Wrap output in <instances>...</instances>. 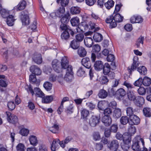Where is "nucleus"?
I'll return each mask as SVG.
<instances>
[{
  "label": "nucleus",
  "instance_id": "nucleus-8",
  "mask_svg": "<svg viewBox=\"0 0 151 151\" xmlns=\"http://www.w3.org/2000/svg\"><path fill=\"white\" fill-rule=\"evenodd\" d=\"M65 12V7L61 6L56 10L55 12L51 13L50 14V16L52 18H54L55 16L59 17H61L64 14Z\"/></svg>",
  "mask_w": 151,
  "mask_h": 151
},
{
  "label": "nucleus",
  "instance_id": "nucleus-17",
  "mask_svg": "<svg viewBox=\"0 0 151 151\" xmlns=\"http://www.w3.org/2000/svg\"><path fill=\"white\" fill-rule=\"evenodd\" d=\"M102 122L106 126H109L112 123V119L110 116H104L102 119Z\"/></svg>",
  "mask_w": 151,
  "mask_h": 151
},
{
  "label": "nucleus",
  "instance_id": "nucleus-46",
  "mask_svg": "<svg viewBox=\"0 0 151 151\" xmlns=\"http://www.w3.org/2000/svg\"><path fill=\"white\" fill-rule=\"evenodd\" d=\"M0 54L2 56L7 59L8 57V51L6 48H2L1 50Z\"/></svg>",
  "mask_w": 151,
  "mask_h": 151
},
{
  "label": "nucleus",
  "instance_id": "nucleus-51",
  "mask_svg": "<svg viewBox=\"0 0 151 151\" xmlns=\"http://www.w3.org/2000/svg\"><path fill=\"white\" fill-rule=\"evenodd\" d=\"M126 136L129 135L127 134V133H125L123 135H122L119 132H117L116 134V137L117 139L120 140L123 139V141L124 137Z\"/></svg>",
  "mask_w": 151,
  "mask_h": 151
},
{
  "label": "nucleus",
  "instance_id": "nucleus-59",
  "mask_svg": "<svg viewBox=\"0 0 151 151\" xmlns=\"http://www.w3.org/2000/svg\"><path fill=\"white\" fill-rule=\"evenodd\" d=\"M16 149L17 151H25V147L23 144L19 143L17 146Z\"/></svg>",
  "mask_w": 151,
  "mask_h": 151
},
{
  "label": "nucleus",
  "instance_id": "nucleus-9",
  "mask_svg": "<svg viewBox=\"0 0 151 151\" xmlns=\"http://www.w3.org/2000/svg\"><path fill=\"white\" fill-rule=\"evenodd\" d=\"M131 141V137L130 136H126L124 139L123 143L121 144V147L123 150H127L129 148Z\"/></svg>",
  "mask_w": 151,
  "mask_h": 151
},
{
  "label": "nucleus",
  "instance_id": "nucleus-63",
  "mask_svg": "<svg viewBox=\"0 0 151 151\" xmlns=\"http://www.w3.org/2000/svg\"><path fill=\"white\" fill-rule=\"evenodd\" d=\"M118 129L117 125L116 124H113L111 126L110 129L111 132L116 133Z\"/></svg>",
  "mask_w": 151,
  "mask_h": 151
},
{
  "label": "nucleus",
  "instance_id": "nucleus-58",
  "mask_svg": "<svg viewBox=\"0 0 151 151\" xmlns=\"http://www.w3.org/2000/svg\"><path fill=\"white\" fill-rule=\"evenodd\" d=\"M126 112L127 116H129V117H131V116L134 115L133 114H134L133 109L131 107L127 108Z\"/></svg>",
  "mask_w": 151,
  "mask_h": 151
},
{
  "label": "nucleus",
  "instance_id": "nucleus-29",
  "mask_svg": "<svg viewBox=\"0 0 151 151\" xmlns=\"http://www.w3.org/2000/svg\"><path fill=\"white\" fill-rule=\"evenodd\" d=\"M26 5V2L25 1L22 0L19 2L17 6V11L22 10L24 9Z\"/></svg>",
  "mask_w": 151,
  "mask_h": 151
},
{
  "label": "nucleus",
  "instance_id": "nucleus-40",
  "mask_svg": "<svg viewBox=\"0 0 151 151\" xmlns=\"http://www.w3.org/2000/svg\"><path fill=\"white\" fill-rule=\"evenodd\" d=\"M143 111L144 115L147 117L151 116V110L148 108H145L143 109Z\"/></svg>",
  "mask_w": 151,
  "mask_h": 151
},
{
  "label": "nucleus",
  "instance_id": "nucleus-14",
  "mask_svg": "<svg viewBox=\"0 0 151 151\" xmlns=\"http://www.w3.org/2000/svg\"><path fill=\"white\" fill-rule=\"evenodd\" d=\"M106 23L110 24V28H112L116 27L117 26V24L116 22L114 21L113 16H109L106 20Z\"/></svg>",
  "mask_w": 151,
  "mask_h": 151
},
{
  "label": "nucleus",
  "instance_id": "nucleus-31",
  "mask_svg": "<svg viewBox=\"0 0 151 151\" xmlns=\"http://www.w3.org/2000/svg\"><path fill=\"white\" fill-rule=\"evenodd\" d=\"M136 132V129L135 127L133 125H130L128 129L127 134L130 136L135 133Z\"/></svg>",
  "mask_w": 151,
  "mask_h": 151
},
{
  "label": "nucleus",
  "instance_id": "nucleus-20",
  "mask_svg": "<svg viewBox=\"0 0 151 151\" xmlns=\"http://www.w3.org/2000/svg\"><path fill=\"white\" fill-rule=\"evenodd\" d=\"M32 59L35 63L38 64H41L42 61V56L40 54L35 53Z\"/></svg>",
  "mask_w": 151,
  "mask_h": 151
},
{
  "label": "nucleus",
  "instance_id": "nucleus-39",
  "mask_svg": "<svg viewBox=\"0 0 151 151\" xmlns=\"http://www.w3.org/2000/svg\"><path fill=\"white\" fill-rule=\"evenodd\" d=\"M29 80L31 83L35 84L37 86H38L39 84V82L37 81L36 77L35 75H31L29 77Z\"/></svg>",
  "mask_w": 151,
  "mask_h": 151
},
{
  "label": "nucleus",
  "instance_id": "nucleus-45",
  "mask_svg": "<svg viewBox=\"0 0 151 151\" xmlns=\"http://www.w3.org/2000/svg\"><path fill=\"white\" fill-rule=\"evenodd\" d=\"M59 128L58 125L57 124H55L52 127H50L49 129L52 133H57Z\"/></svg>",
  "mask_w": 151,
  "mask_h": 151
},
{
  "label": "nucleus",
  "instance_id": "nucleus-10",
  "mask_svg": "<svg viewBox=\"0 0 151 151\" xmlns=\"http://www.w3.org/2000/svg\"><path fill=\"white\" fill-rule=\"evenodd\" d=\"M7 116V120L9 122L13 124H16L18 122V119L15 115L12 114L9 112H5Z\"/></svg>",
  "mask_w": 151,
  "mask_h": 151
},
{
  "label": "nucleus",
  "instance_id": "nucleus-3",
  "mask_svg": "<svg viewBox=\"0 0 151 151\" xmlns=\"http://www.w3.org/2000/svg\"><path fill=\"white\" fill-rule=\"evenodd\" d=\"M61 65L62 66L63 70L67 69L66 70V74H73L72 66L68 65V61L67 57H64L62 58Z\"/></svg>",
  "mask_w": 151,
  "mask_h": 151
},
{
  "label": "nucleus",
  "instance_id": "nucleus-34",
  "mask_svg": "<svg viewBox=\"0 0 151 151\" xmlns=\"http://www.w3.org/2000/svg\"><path fill=\"white\" fill-rule=\"evenodd\" d=\"M69 14L68 12L67 13L64 15V16L62 17L61 19V21L62 23L66 24L69 21Z\"/></svg>",
  "mask_w": 151,
  "mask_h": 151
},
{
  "label": "nucleus",
  "instance_id": "nucleus-22",
  "mask_svg": "<svg viewBox=\"0 0 151 151\" xmlns=\"http://www.w3.org/2000/svg\"><path fill=\"white\" fill-rule=\"evenodd\" d=\"M42 98V102L43 103L48 104L51 102L53 100L54 96L53 95L44 96Z\"/></svg>",
  "mask_w": 151,
  "mask_h": 151
},
{
  "label": "nucleus",
  "instance_id": "nucleus-13",
  "mask_svg": "<svg viewBox=\"0 0 151 151\" xmlns=\"http://www.w3.org/2000/svg\"><path fill=\"white\" fill-rule=\"evenodd\" d=\"M130 21L132 24L141 23L143 21V19L140 16L134 15L131 17Z\"/></svg>",
  "mask_w": 151,
  "mask_h": 151
},
{
  "label": "nucleus",
  "instance_id": "nucleus-25",
  "mask_svg": "<svg viewBox=\"0 0 151 151\" xmlns=\"http://www.w3.org/2000/svg\"><path fill=\"white\" fill-rule=\"evenodd\" d=\"M30 144L34 146H36L38 143V141L36 136L34 135L30 136L29 138Z\"/></svg>",
  "mask_w": 151,
  "mask_h": 151
},
{
  "label": "nucleus",
  "instance_id": "nucleus-57",
  "mask_svg": "<svg viewBox=\"0 0 151 151\" xmlns=\"http://www.w3.org/2000/svg\"><path fill=\"white\" fill-rule=\"evenodd\" d=\"M93 139L95 141L99 140L101 139V137L99 132H94L93 134Z\"/></svg>",
  "mask_w": 151,
  "mask_h": 151
},
{
  "label": "nucleus",
  "instance_id": "nucleus-38",
  "mask_svg": "<svg viewBox=\"0 0 151 151\" xmlns=\"http://www.w3.org/2000/svg\"><path fill=\"white\" fill-rule=\"evenodd\" d=\"M81 11L80 8L78 6L72 7L70 9L71 13L73 14H79Z\"/></svg>",
  "mask_w": 151,
  "mask_h": 151
},
{
  "label": "nucleus",
  "instance_id": "nucleus-5",
  "mask_svg": "<svg viewBox=\"0 0 151 151\" xmlns=\"http://www.w3.org/2000/svg\"><path fill=\"white\" fill-rule=\"evenodd\" d=\"M86 114L87 115L86 116V121L87 122H89V124L92 127H95L98 124L100 121V118L98 116H93L89 120H88L87 117L89 114V112L88 110H86Z\"/></svg>",
  "mask_w": 151,
  "mask_h": 151
},
{
  "label": "nucleus",
  "instance_id": "nucleus-53",
  "mask_svg": "<svg viewBox=\"0 0 151 151\" xmlns=\"http://www.w3.org/2000/svg\"><path fill=\"white\" fill-rule=\"evenodd\" d=\"M78 52L79 55L81 57L85 56V49L84 48L81 47L78 49Z\"/></svg>",
  "mask_w": 151,
  "mask_h": 151
},
{
  "label": "nucleus",
  "instance_id": "nucleus-15",
  "mask_svg": "<svg viewBox=\"0 0 151 151\" xmlns=\"http://www.w3.org/2000/svg\"><path fill=\"white\" fill-rule=\"evenodd\" d=\"M144 101L145 99L143 97L138 96L133 102L137 106L141 107L144 104Z\"/></svg>",
  "mask_w": 151,
  "mask_h": 151
},
{
  "label": "nucleus",
  "instance_id": "nucleus-43",
  "mask_svg": "<svg viewBox=\"0 0 151 151\" xmlns=\"http://www.w3.org/2000/svg\"><path fill=\"white\" fill-rule=\"evenodd\" d=\"M79 44L76 40H73L71 42L70 46L74 49H76L79 47Z\"/></svg>",
  "mask_w": 151,
  "mask_h": 151
},
{
  "label": "nucleus",
  "instance_id": "nucleus-61",
  "mask_svg": "<svg viewBox=\"0 0 151 151\" xmlns=\"http://www.w3.org/2000/svg\"><path fill=\"white\" fill-rule=\"evenodd\" d=\"M0 11L1 15L3 17L5 18L8 17L9 12L5 9H1Z\"/></svg>",
  "mask_w": 151,
  "mask_h": 151
},
{
  "label": "nucleus",
  "instance_id": "nucleus-48",
  "mask_svg": "<svg viewBox=\"0 0 151 151\" xmlns=\"http://www.w3.org/2000/svg\"><path fill=\"white\" fill-rule=\"evenodd\" d=\"M104 110V116H110V115H111L112 113V109L108 107L105 109Z\"/></svg>",
  "mask_w": 151,
  "mask_h": 151
},
{
  "label": "nucleus",
  "instance_id": "nucleus-36",
  "mask_svg": "<svg viewBox=\"0 0 151 151\" xmlns=\"http://www.w3.org/2000/svg\"><path fill=\"white\" fill-rule=\"evenodd\" d=\"M114 2L112 0H108L105 3L104 5L107 9H109L114 6Z\"/></svg>",
  "mask_w": 151,
  "mask_h": 151
},
{
  "label": "nucleus",
  "instance_id": "nucleus-33",
  "mask_svg": "<svg viewBox=\"0 0 151 151\" xmlns=\"http://www.w3.org/2000/svg\"><path fill=\"white\" fill-rule=\"evenodd\" d=\"M114 21L117 23L120 22L122 21L123 17H122L119 13H117L114 17Z\"/></svg>",
  "mask_w": 151,
  "mask_h": 151
},
{
  "label": "nucleus",
  "instance_id": "nucleus-41",
  "mask_svg": "<svg viewBox=\"0 0 151 151\" xmlns=\"http://www.w3.org/2000/svg\"><path fill=\"white\" fill-rule=\"evenodd\" d=\"M129 121V119L127 116H122L120 119V122L121 124L123 125L126 124Z\"/></svg>",
  "mask_w": 151,
  "mask_h": 151
},
{
  "label": "nucleus",
  "instance_id": "nucleus-55",
  "mask_svg": "<svg viewBox=\"0 0 151 151\" xmlns=\"http://www.w3.org/2000/svg\"><path fill=\"white\" fill-rule=\"evenodd\" d=\"M73 74H66L64 78L65 80L68 82H70L73 79Z\"/></svg>",
  "mask_w": 151,
  "mask_h": 151
},
{
  "label": "nucleus",
  "instance_id": "nucleus-54",
  "mask_svg": "<svg viewBox=\"0 0 151 151\" xmlns=\"http://www.w3.org/2000/svg\"><path fill=\"white\" fill-rule=\"evenodd\" d=\"M29 130L27 129L24 128H22L19 131V133L23 136H27L29 134Z\"/></svg>",
  "mask_w": 151,
  "mask_h": 151
},
{
  "label": "nucleus",
  "instance_id": "nucleus-60",
  "mask_svg": "<svg viewBox=\"0 0 151 151\" xmlns=\"http://www.w3.org/2000/svg\"><path fill=\"white\" fill-rule=\"evenodd\" d=\"M142 84H143V80L142 78H139L134 83V86H141Z\"/></svg>",
  "mask_w": 151,
  "mask_h": 151
},
{
  "label": "nucleus",
  "instance_id": "nucleus-26",
  "mask_svg": "<svg viewBox=\"0 0 151 151\" xmlns=\"http://www.w3.org/2000/svg\"><path fill=\"white\" fill-rule=\"evenodd\" d=\"M15 20L14 16L12 15H9L7 17L6 23L8 26H11L14 25Z\"/></svg>",
  "mask_w": 151,
  "mask_h": 151
},
{
  "label": "nucleus",
  "instance_id": "nucleus-12",
  "mask_svg": "<svg viewBox=\"0 0 151 151\" xmlns=\"http://www.w3.org/2000/svg\"><path fill=\"white\" fill-rule=\"evenodd\" d=\"M30 70L32 73L37 76L40 75L42 73L40 69L35 65L31 66L30 68Z\"/></svg>",
  "mask_w": 151,
  "mask_h": 151
},
{
  "label": "nucleus",
  "instance_id": "nucleus-52",
  "mask_svg": "<svg viewBox=\"0 0 151 151\" xmlns=\"http://www.w3.org/2000/svg\"><path fill=\"white\" fill-rule=\"evenodd\" d=\"M43 86L47 91H49L52 89V84L50 83L47 81L44 83Z\"/></svg>",
  "mask_w": 151,
  "mask_h": 151
},
{
  "label": "nucleus",
  "instance_id": "nucleus-62",
  "mask_svg": "<svg viewBox=\"0 0 151 151\" xmlns=\"http://www.w3.org/2000/svg\"><path fill=\"white\" fill-rule=\"evenodd\" d=\"M139 94L144 95L145 94L146 92V89L143 87H140L137 90Z\"/></svg>",
  "mask_w": 151,
  "mask_h": 151
},
{
  "label": "nucleus",
  "instance_id": "nucleus-23",
  "mask_svg": "<svg viewBox=\"0 0 151 151\" xmlns=\"http://www.w3.org/2000/svg\"><path fill=\"white\" fill-rule=\"evenodd\" d=\"M138 58L137 57H134L133 59V62L130 68L128 67V69L130 71H133L136 68L139 66Z\"/></svg>",
  "mask_w": 151,
  "mask_h": 151
},
{
  "label": "nucleus",
  "instance_id": "nucleus-27",
  "mask_svg": "<svg viewBox=\"0 0 151 151\" xmlns=\"http://www.w3.org/2000/svg\"><path fill=\"white\" fill-rule=\"evenodd\" d=\"M93 38L96 42H100L103 40V37L101 34L96 32L94 34Z\"/></svg>",
  "mask_w": 151,
  "mask_h": 151
},
{
  "label": "nucleus",
  "instance_id": "nucleus-50",
  "mask_svg": "<svg viewBox=\"0 0 151 151\" xmlns=\"http://www.w3.org/2000/svg\"><path fill=\"white\" fill-rule=\"evenodd\" d=\"M144 39V37L142 36H140L137 39L136 43V45L137 47H139L140 44H141L142 45L143 44Z\"/></svg>",
  "mask_w": 151,
  "mask_h": 151
},
{
  "label": "nucleus",
  "instance_id": "nucleus-44",
  "mask_svg": "<svg viewBox=\"0 0 151 151\" xmlns=\"http://www.w3.org/2000/svg\"><path fill=\"white\" fill-rule=\"evenodd\" d=\"M86 46L90 47H92L93 44V40L91 37H86Z\"/></svg>",
  "mask_w": 151,
  "mask_h": 151
},
{
  "label": "nucleus",
  "instance_id": "nucleus-2",
  "mask_svg": "<svg viewBox=\"0 0 151 151\" xmlns=\"http://www.w3.org/2000/svg\"><path fill=\"white\" fill-rule=\"evenodd\" d=\"M140 142L142 143V146H144L145 142L143 139L140 136H137L133 140V144L132 146V150L134 151H140L141 148L139 145Z\"/></svg>",
  "mask_w": 151,
  "mask_h": 151
},
{
  "label": "nucleus",
  "instance_id": "nucleus-16",
  "mask_svg": "<svg viewBox=\"0 0 151 151\" xmlns=\"http://www.w3.org/2000/svg\"><path fill=\"white\" fill-rule=\"evenodd\" d=\"M60 140L58 139L53 140L51 145V149L52 151H55L59 147Z\"/></svg>",
  "mask_w": 151,
  "mask_h": 151
},
{
  "label": "nucleus",
  "instance_id": "nucleus-49",
  "mask_svg": "<svg viewBox=\"0 0 151 151\" xmlns=\"http://www.w3.org/2000/svg\"><path fill=\"white\" fill-rule=\"evenodd\" d=\"M84 31L83 30V32H80L81 33L80 34H78L76 36V40L78 42H81L84 39V36L83 34L82 33H83L84 32Z\"/></svg>",
  "mask_w": 151,
  "mask_h": 151
},
{
  "label": "nucleus",
  "instance_id": "nucleus-42",
  "mask_svg": "<svg viewBox=\"0 0 151 151\" xmlns=\"http://www.w3.org/2000/svg\"><path fill=\"white\" fill-rule=\"evenodd\" d=\"M106 107V103L105 101H100L98 104V107L101 110H104Z\"/></svg>",
  "mask_w": 151,
  "mask_h": 151
},
{
  "label": "nucleus",
  "instance_id": "nucleus-18",
  "mask_svg": "<svg viewBox=\"0 0 151 151\" xmlns=\"http://www.w3.org/2000/svg\"><path fill=\"white\" fill-rule=\"evenodd\" d=\"M119 146V142L117 140H113L108 145V147L110 150H117Z\"/></svg>",
  "mask_w": 151,
  "mask_h": 151
},
{
  "label": "nucleus",
  "instance_id": "nucleus-21",
  "mask_svg": "<svg viewBox=\"0 0 151 151\" xmlns=\"http://www.w3.org/2000/svg\"><path fill=\"white\" fill-rule=\"evenodd\" d=\"M127 95L128 99L131 101H134L137 97L134 92L131 91H128Z\"/></svg>",
  "mask_w": 151,
  "mask_h": 151
},
{
  "label": "nucleus",
  "instance_id": "nucleus-28",
  "mask_svg": "<svg viewBox=\"0 0 151 151\" xmlns=\"http://www.w3.org/2000/svg\"><path fill=\"white\" fill-rule=\"evenodd\" d=\"M103 73L105 75H107L110 72L111 70V67L107 63H106L103 68Z\"/></svg>",
  "mask_w": 151,
  "mask_h": 151
},
{
  "label": "nucleus",
  "instance_id": "nucleus-30",
  "mask_svg": "<svg viewBox=\"0 0 151 151\" xmlns=\"http://www.w3.org/2000/svg\"><path fill=\"white\" fill-rule=\"evenodd\" d=\"M107 92L104 89L100 90L98 94L99 97L101 99H105L107 97Z\"/></svg>",
  "mask_w": 151,
  "mask_h": 151
},
{
  "label": "nucleus",
  "instance_id": "nucleus-35",
  "mask_svg": "<svg viewBox=\"0 0 151 151\" xmlns=\"http://www.w3.org/2000/svg\"><path fill=\"white\" fill-rule=\"evenodd\" d=\"M137 70L141 75H145L147 73V68L143 66H140L137 68Z\"/></svg>",
  "mask_w": 151,
  "mask_h": 151
},
{
  "label": "nucleus",
  "instance_id": "nucleus-1",
  "mask_svg": "<svg viewBox=\"0 0 151 151\" xmlns=\"http://www.w3.org/2000/svg\"><path fill=\"white\" fill-rule=\"evenodd\" d=\"M70 22L73 26H78L76 29L77 32H82L83 30H85V23L84 22H82L79 25V19L77 17H74L71 19Z\"/></svg>",
  "mask_w": 151,
  "mask_h": 151
},
{
  "label": "nucleus",
  "instance_id": "nucleus-24",
  "mask_svg": "<svg viewBox=\"0 0 151 151\" xmlns=\"http://www.w3.org/2000/svg\"><path fill=\"white\" fill-rule=\"evenodd\" d=\"M129 119L134 124L137 125L140 123L139 118L135 115L131 116V117H129Z\"/></svg>",
  "mask_w": 151,
  "mask_h": 151
},
{
  "label": "nucleus",
  "instance_id": "nucleus-11",
  "mask_svg": "<svg viewBox=\"0 0 151 151\" xmlns=\"http://www.w3.org/2000/svg\"><path fill=\"white\" fill-rule=\"evenodd\" d=\"M126 92L122 88H120L116 91V97L119 100H121L125 96Z\"/></svg>",
  "mask_w": 151,
  "mask_h": 151
},
{
  "label": "nucleus",
  "instance_id": "nucleus-56",
  "mask_svg": "<svg viewBox=\"0 0 151 151\" xmlns=\"http://www.w3.org/2000/svg\"><path fill=\"white\" fill-rule=\"evenodd\" d=\"M60 1L61 6L65 7L67 6L69 2V0H57V2L59 4Z\"/></svg>",
  "mask_w": 151,
  "mask_h": 151
},
{
  "label": "nucleus",
  "instance_id": "nucleus-37",
  "mask_svg": "<svg viewBox=\"0 0 151 151\" xmlns=\"http://www.w3.org/2000/svg\"><path fill=\"white\" fill-rule=\"evenodd\" d=\"M143 80V84L145 86H148L151 84V79L147 77H145Z\"/></svg>",
  "mask_w": 151,
  "mask_h": 151
},
{
  "label": "nucleus",
  "instance_id": "nucleus-19",
  "mask_svg": "<svg viewBox=\"0 0 151 151\" xmlns=\"http://www.w3.org/2000/svg\"><path fill=\"white\" fill-rule=\"evenodd\" d=\"M104 64L102 62L101 60L96 61L95 63L94 67L95 69L97 71L101 70L104 67Z\"/></svg>",
  "mask_w": 151,
  "mask_h": 151
},
{
  "label": "nucleus",
  "instance_id": "nucleus-6",
  "mask_svg": "<svg viewBox=\"0 0 151 151\" xmlns=\"http://www.w3.org/2000/svg\"><path fill=\"white\" fill-rule=\"evenodd\" d=\"M52 65L53 69L55 72L57 73H61L63 72L62 66L58 60H53L52 62Z\"/></svg>",
  "mask_w": 151,
  "mask_h": 151
},
{
  "label": "nucleus",
  "instance_id": "nucleus-7",
  "mask_svg": "<svg viewBox=\"0 0 151 151\" xmlns=\"http://www.w3.org/2000/svg\"><path fill=\"white\" fill-rule=\"evenodd\" d=\"M21 19L23 25H26L29 24L30 21L27 11L24 10L21 12Z\"/></svg>",
  "mask_w": 151,
  "mask_h": 151
},
{
  "label": "nucleus",
  "instance_id": "nucleus-4",
  "mask_svg": "<svg viewBox=\"0 0 151 151\" xmlns=\"http://www.w3.org/2000/svg\"><path fill=\"white\" fill-rule=\"evenodd\" d=\"M26 89L28 93H31L33 96L35 95L37 97H42L44 96V94L39 88H35L33 89L30 86H28Z\"/></svg>",
  "mask_w": 151,
  "mask_h": 151
},
{
  "label": "nucleus",
  "instance_id": "nucleus-47",
  "mask_svg": "<svg viewBox=\"0 0 151 151\" xmlns=\"http://www.w3.org/2000/svg\"><path fill=\"white\" fill-rule=\"evenodd\" d=\"M61 36L62 39L66 40L69 38L70 35L67 30L64 31L62 33Z\"/></svg>",
  "mask_w": 151,
  "mask_h": 151
},
{
  "label": "nucleus",
  "instance_id": "nucleus-64",
  "mask_svg": "<svg viewBox=\"0 0 151 151\" xmlns=\"http://www.w3.org/2000/svg\"><path fill=\"white\" fill-rule=\"evenodd\" d=\"M101 49L100 46L98 44L94 45L93 47V52L96 53H98L100 51Z\"/></svg>",
  "mask_w": 151,
  "mask_h": 151
},
{
  "label": "nucleus",
  "instance_id": "nucleus-32",
  "mask_svg": "<svg viewBox=\"0 0 151 151\" xmlns=\"http://www.w3.org/2000/svg\"><path fill=\"white\" fill-rule=\"evenodd\" d=\"M121 110L119 108L115 109L113 113V116L115 118H118L121 116Z\"/></svg>",
  "mask_w": 151,
  "mask_h": 151
}]
</instances>
